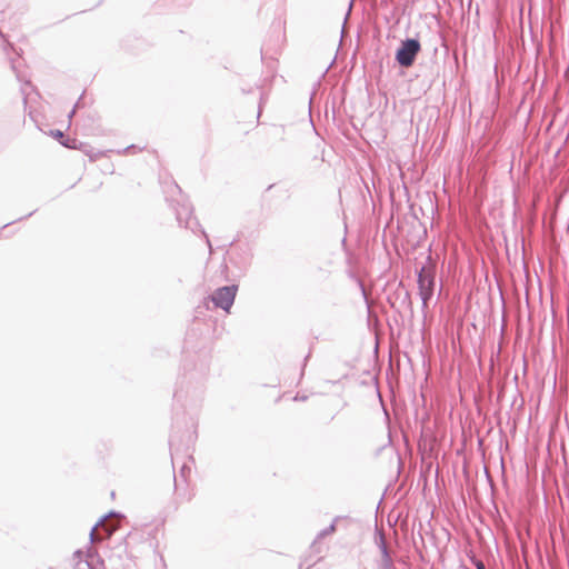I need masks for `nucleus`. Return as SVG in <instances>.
I'll return each mask as SVG.
<instances>
[{"label":"nucleus","instance_id":"obj_8","mask_svg":"<svg viewBox=\"0 0 569 569\" xmlns=\"http://www.w3.org/2000/svg\"><path fill=\"white\" fill-rule=\"evenodd\" d=\"M351 9H352V3H350V6H349V13L351 12Z\"/></svg>","mask_w":569,"mask_h":569},{"label":"nucleus","instance_id":"obj_7","mask_svg":"<svg viewBox=\"0 0 569 569\" xmlns=\"http://www.w3.org/2000/svg\"><path fill=\"white\" fill-rule=\"evenodd\" d=\"M477 569H486L485 565L482 562L477 563Z\"/></svg>","mask_w":569,"mask_h":569},{"label":"nucleus","instance_id":"obj_2","mask_svg":"<svg viewBox=\"0 0 569 569\" xmlns=\"http://www.w3.org/2000/svg\"><path fill=\"white\" fill-rule=\"evenodd\" d=\"M236 292V286L222 287L213 293L212 301L216 305V307L229 311L234 301Z\"/></svg>","mask_w":569,"mask_h":569},{"label":"nucleus","instance_id":"obj_3","mask_svg":"<svg viewBox=\"0 0 569 569\" xmlns=\"http://www.w3.org/2000/svg\"><path fill=\"white\" fill-rule=\"evenodd\" d=\"M432 279L431 277L422 270L419 274V287L421 291V296L423 300H427L432 292Z\"/></svg>","mask_w":569,"mask_h":569},{"label":"nucleus","instance_id":"obj_4","mask_svg":"<svg viewBox=\"0 0 569 569\" xmlns=\"http://www.w3.org/2000/svg\"><path fill=\"white\" fill-rule=\"evenodd\" d=\"M363 383L370 392H377V367L375 365L367 371V377Z\"/></svg>","mask_w":569,"mask_h":569},{"label":"nucleus","instance_id":"obj_5","mask_svg":"<svg viewBox=\"0 0 569 569\" xmlns=\"http://www.w3.org/2000/svg\"><path fill=\"white\" fill-rule=\"evenodd\" d=\"M51 136L54 139L59 140L60 143L63 144L64 147H67V148H76V146H74L76 140L74 139H72V140L71 139H64V136H63L62 131L53 130V131H51Z\"/></svg>","mask_w":569,"mask_h":569},{"label":"nucleus","instance_id":"obj_6","mask_svg":"<svg viewBox=\"0 0 569 569\" xmlns=\"http://www.w3.org/2000/svg\"><path fill=\"white\" fill-rule=\"evenodd\" d=\"M90 537H91V540H92V541H98V540H100V539H101L100 533H99V528H98V527H94V528L91 530Z\"/></svg>","mask_w":569,"mask_h":569},{"label":"nucleus","instance_id":"obj_1","mask_svg":"<svg viewBox=\"0 0 569 569\" xmlns=\"http://www.w3.org/2000/svg\"><path fill=\"white\" fill-rule=\"evenodd\" d=\"M421 46L416 39H407L402 41L397 51L396 59L402 67L412 66L417 53L420 51Z\"/></svg>","mask_w":569,"mask_h":569}]
</instances>
